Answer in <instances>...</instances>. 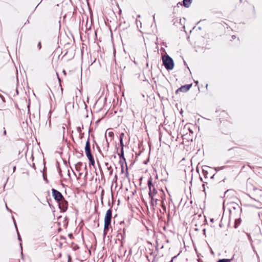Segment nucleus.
I'll return each mask as SVG.
<instances>
[{
  "label": "nucleus",
  "instance_id": "nucleus-1",
  "mask_svg": "<svg viewBox=\"0 0 262 262\" xmlns=\"http://www.w3.org/2000/svg\"><path fill=\"white\" fill-rule=\"evenodd\" d=\"M111 219L112 210L111 209H109L108 210H107L104 217V226L103 230L104 236H105L107 234L109 226L111 225Z\"/></svg>",
  "mask_w": 262,
  "mask_h": 262
},
{
  "label": "nucleus",
  "instance_id": "nucleus-2",
  "mask_svg": "<svg viewBox=\"0 0 262 262\" xmlns=\"http://www.w3.org/2000/svg\"><path fill=\"white\" fill-rule=\"evenodd\" d=\"M163 64L168 70H171L174 67L173 59L168 55H164L162 57Z\"/></svg>",
  "mask_w": 262,
  "mask_h": 262
},
{
  "label": "nucleus",
  "instance_id": "nucleus-3",
  "mask_svg": "<svg viewBox=\"0 0 262 262\" xmlns=\"http://www.w3.org/2000/svg\"><path fill=\"white\" fill-rule=\"evenodd\" d=\"M148 187L149 190V195L152 201L154 200V195L156 194L157 191L152 184V180L151 178L148 181Z\"/></svg>",
  "mask_w": 262,
  "mask_h": 262
},
{
  "label": "nucleus",
  "instance_id": "nucleus-4",
  "mask_svg": "<svg viewBox=\"0 0 262 262\" xmlns=\"http://www.w3.org/2000/svg\"><path fill=\"white\" fill-rule=\"evenodd\" d=\"M52 192L53 197L57 201H60L64 198L62 194L59 191L54 188L52 189Z\"/></svg>",
  "mask_w": 262,
  "mask_h": 262
},
{
  "label": "nucleus",
  "instance_id": "nucleus-5",
  "mask_svg": "<svg viewBox=\"0 0 262 262\" xmlns=\"http://www.w3.org/2000/svg\"><path fill=\"white\" fill-rule=\"evenodd\" d=\"M59 207L62 211H66L68 208V203L64 198L61 201H59Z\"/></svg>",
  "mask_w": 262,
  "mask_h": 262
},
{
  "label": "nucleus",
  "instance_id": "nucleus-6",
  "mask_svg": "<svg viewBox=\"0 0 262 262\" xmlns=\"http://www.w3.org/2000/svg\"><path fill=\"white\" fill-rule=\"evenodd\" d=\"M85 151L87 157L92 155L91 152L90 142L89 138H88L85 143Z\"/></svg>",
  "mask_w": 262,
  "mask_h": 262
},
{
  "label": "nucleus",
  "instance_id": "nucleus-7",
  "mask_svg": "<svg viewBox=\"0 0 262 262\" xmlns=\"http://www.w3.org/2000/svg\"><path fill=\"white\" fill-rule=\"evenodd\" d=\"M191 85H192L191 84H186V85H183L181 87H180V88H179L177 90V92L181 91L182 92H186L190 89Z\"/></svg>",
  "mask_w": 262,
  "mask_h": 262
},
{
  "label": "nucleus",
  "instance_id": "nucleus-8",
  "mask_svg": "<svg viewBox=\"0 0 262 262\" xmlns=\"http://www.w3.org/2000/svg\"><path fill=\"white\" fill-rule=\"evenodd\" d=\"M123 136H124L123 133H122L120 136V142L121 146H122L121 151V155L120 156V157L123 156Z\"/></svg>",
  "mask_w": 262,
  "mask_h": 262
},
{
  "label": "nucleus",
  "instance_id": "nucleus-9",
  "mask_svg": "<svg viewBox=\"0 0 262 262\" xmlns=\"http://www.w3.org/2000/svg\"><path fill=\"white\" fill-rule=\"evenodd\" d=\"M253 206L258 208H262V194L260 196L259 200L256 204H254Z\"/></svg>",
  "mask_w": 262,
  "mask_h": 262
},
{
  "label": "nucleus",
  "instance_id": "nucleus-10",
  "mask_svg": "<svg viewBox=\"0 0 262 262\" xmlns=\"http://www.w3.org/2000/svg\"><path fill=\"white\" fill-rule=\"evenodd\" d=\"M192 2V0H183V5L186 7L188 8L190 5V4Z\"/></svg>",
  "mask_w": 262,
  "mask_h": 262
},
{
  "label": "nucleus",
  "instance_id": "nucleus-11",
  "mask_svg": "<svg viewBox=\"0 0 262 262\" xmlns=\"http://www.w3.org/2000/svg\"><path fill=\"white\" fill-rule=\"evenodd\" d=\"M90 161V165H94L95 161L92 155L87 157Z\"/></svg>",
  "mask_w": 262,
  "mask_h": 262
},
{
  "label": "nucleus",
  "instance_id": "nucleus-12",
  "mask_svg": "<svg viewBox=\"0 0 262 262\" xmlns=\"http://www.w3.org/2000/svg\"><path fill=\"white\" fill-rule=\"evenodd\" d=\"M161 207H162V209L163 210V213H164L165 212H166V206L164 204V202L163 201H162V202H161Z\"/></svg>",
  "mask_w": 262,
  "mask_h": 262
},
{
  "label": "nucleus",
  "instance_id": "nucleus-13",
  "mask_svg": "<svg viewBox=\"0 0 262 262\" xmlns=\"http://www.w3.org/2000/svg\"><path fill=\"white\" fill-rule=\"evenodd\" d=\"M230 205L232 206L234 209H236L238 206L237 204L234 202L230 203Z\"/></svg>",
  "mask_w": 262,
  "mask_h": 262
},
{
  "label": "nucleus",
  "instance_id": "nucleus-14",
  "mask_svg": "<svg viewBox=\"0 0 262 262\" xmlns=\"http://www.w3.org/2000/svg\"><path fill=\"white\" fill-rule=\"evenodd\" d=\"M217 262H231V260L230 259H221L217 261Z\"/></svg>",
  "mask_w": 262,
  "mask_h": 262
},
{
  "label": "nucleus",
  "instance_id": "nucleus-15",
  "mask_svg": "<svg viewBox=\"0 0 262 262\" xmlns=\"http://www.w3.org/2000/svg\"><path fill=\"white\" fill-rule=\"evenodd\" d=\"M107 169L109 171V174L111 176L113 173V168L111 166H109V167H106Z\"/></svg>",
  "mask_w": 262,
  "mask_h": 262
},
{
  "label": "nucleus",
  "instance_id": "nucleus-16",
  "mask_svg": "<svg viewBox=\"0 0 262 262\" xmlns=\"http://www.w3.org/2000/svg\"><path fill=\"white\" fill-rule=\"evenodd\" d=\"M203 175L205 178H207L208 177V171L207 170H205L204 169H203Z\"/></svg>",
  "mask_w": 262,
  "mask_h": 262
},
{
  "label": "nucleus",
  "instance_id": "nucleus-17",
  "mask_svg": "<svg viewBox=\"0 0 262 262\" xmlns=\"http://www.w3.org/2000/svg\"><path fill=\"white\" fill-rule=\"evenodd\" d=\"M151 204H152V205H154V204H155V205H156L157 203L158 199L154 198V200L152 201V200L151 199Z\"/></svg>",
  "mask_w": 262,
  "mask_h": 262
},
{
  "label": "nucleus",
  "instance_id": "nucleus-18",
  "mask_svg": "<svg viewBox=\"0 0 262 262\" xmlns=\"http://www.w3.org/2000/svg\"><path fill=\"white\" fill-rule=\"evenodd\" d=\"M161 198L162 201L164 202V200H165V195L163 194V191H161Z\"/></svg>",
  "mask_w": 262,
  "mask_h": 262
},
{
  "label": "nucleus",
  "instance_id": "nucleus-19",
  "mask_svg": "<svg viewBox=\"0 0 262 262\" xmlns=\"http://www.w3.org/2000/svg\"><path fill=\"white\" fill-rule=\"evenodd\" d=\"M0 98L2 99L3 102H5V99L4 97L1 94H0Z\"/></svg>",
  "mask_w": 262,
  "mask_h": 262
},
{
  "label": "nucleus",
  "instance_id": "nucleus-20",
  "mask_svg": "<svg viewBox=\"0 0 262 262\" xmlns=\"http://www.w3.org/2000/svg\"><path fill=\"white\" fill-rule=\"evenodd\" d=\"M61 131L63 133V136H64V132H65V127L64 126V125H63L61 127Z\"/></svg>",
  "mask_w": 262,
  "mask_h": 262
},
{
  "label": "nucleus",
  "instance_id": "nucleus-21",
  "mask_svg": "<svg viewBox=\"0 0 262 262\" xmlns=\"http://www.w3.org/2000/svg\"><path fill=\"white\" fill-rule=\"evenodd\" d=\"M108 135L110 137H113L114 135V133L112 132L108 133Z\"/></svg>",
  "mask_w": 262,
  "mask_h": 262
},
{
  "label": "nucleus",
  "instance_id": "nucleus-22",
  "mask_svg": "<svg viewBox=\"0 0 262 262\" xmlns=\"http://www.w3.org/2000/svg\"><path fill=\"white\" fill-rule=\"evenodd\" d=\"M37 47L39 48V49H41V43L40 42H38V43L37 45Z\"/></svg>",
  "mask_w": 262,
  "mask_h": 262
},
{
  "label": "nucleus",
  "instance_id": "nucleus-23",
  "mask_svg": "<svg viewBox=\"0 0 262 262\" xmlns=\"http://www.w3.org/2000/svg\"><path fill=\"white\" fill-rule=\"evenodd\" d=\"M5 205H6V209H7V210H8L9 211H11V210L8 207L6 203Z\"/></svg>",
  "mask_w": 262,
  "mask_h": 262
},
{
  "label": "nucleus",
  "instance_id": "nucleus-24",
  "mask_svg": "<svg viewBox=\"0 0 262 262\" xmlns=\"http://www.w3.org/2000/svg\"><path fill=\"white\" fill-rule=\"evenodd\" d=\"M4 135L6 136L7 135L6 130H5V128H4Z\"/></svg>",
  "mask_w": 262,
  "mask_h": 262
},
{
  "label": "nucleus",
  "instance_id": "nucleus-25",
  "mask_svg": "<svg viewBox=\"0 0 262 262\" xmlns=\"http://www.w3.org/2000/svg\"><path fill=\"white\" fill-rule=\"evenodd\" d=\"M105 165L106 167H109V164L107 162L105 163Z\"/></svg>",
  "mask_w": 262,
  "mask_h": 262
},
{
  "label": "nucleus",
  "instance_id": "nucleus-26",
  "mask_svg": "<svg viewBox=\"0 0 262 262\" xmlns=\"http://www.w3.org/2000/svg\"><path fill=\"white\" fill-rule=\"evenodd\" d=\"M205 184H203L202 186H203V189H203V191L205 192Z\"/></svg>",
  "mask_w": 262,
  "mask_h": 262
},
{
  "label": "nucleus",
  "instance_id": "nucleus-27",
  "mask_svg": "<svg viewBox=\"0 0 262 262\" xmlns=\"http://www.w3.org/2000/svg\"><path fill=\"white\" fill-rule=\"evenodd\" d=\"M153 20L154 22H155V14L153 15Z\"/></svg>",
  "mask_w": 262,
  "mask_h": 262
},
{
  "label": "nucleus",
  "instance_id": "nucleus-28",
  "mask_svg": "<svg viewBox=\"0 0 262 262\" xmlns=\"http://www.w3.org/2000/svg\"><path fill=\"white\" fill-rule=\"evenodd\" d=\"M18 239H19V241H20V240H21V238H20V235H19V234L18 233Z\"/></svg>",
  "mask_w": 262,
  "mask_h": 262
},
{
  "label": "nucleus",
  "instance_id": "nucleus-29",
  "mask_svg": "<svg viewBox=\"0 0 262 262\" xmlns=\"http://www.w3.org/2000/svg\"><path fill=\"white\" fill-rule=\"evenodd\" d=\"M176 257V256H174L172 259L171 260L170 262H172L173 261V259L174 258Z\"/></svg>",
  "mask_w": 262,
  "mask_h": 262
},
{
  "label": "nucleus",
  "instance_id": "nucleus-30",
  "mask_svg": "<svg viewBox=\"0 0 262 262\" xmlns=\"http://www.w3.org/2000/svg\"><path fill=\"white\" fill-rule=\"evenodd\" d=\"M232 38L233 39H234V38H235V36L234 35H233V36H232Z\"/></svg>",
  "mask_w": 262,
  "mask_h": 262
},
{
  "label": "nucleus",
  "instance_id": "nucleus-31",
  "mask_svg": "<svg viewBox=\"0 0 262 262\" xmlns=\"http://www.w3.org/2000/svg\"><path fill=\"white\" fill-rule=\"evenodd\" d=\"M213 177H214V174H213L212 176H211V178H213Z\"/></svg>",
  "mask_w": 262,
  "mask_h": 262
},
{
  "label": "nucleus",
  "instance_id": "nucleus-32",
  "mask_svg": "<svg viewBox=\"0 0 262 262\" xmlns=\"http://www.w3.org/2000/svg\"><path fill=\"white\" fill-rule=\"evenodd\" d=\"M78 129L79 131L80 130V128L79 127L78 128Z\"/></svg>",
  "mask_w": 262,
  "mask_h": 262
},
{
  "label": "nucleus",
  "instance_id": "nucleus-33",
  "mask_svg": "<svg viewBox=\"0 0 262 262\" xmlns=\"http://www.w3.org/2000/svg\"><path fill=\"white\" fill-rule=\"evenodd\" d=\"M220 169H223V167L219 168Z\"/></svg>",
  "mask_w": 262,
  "mask_h": 262
},
{
  "label": "nucleus",
  "instance_id": "nucleus-34",
  "mask_svg": "<svg viewBox=\"0 0 262 262\" xmlns=\"http://www.w3.org/2000/svg\"><path fill=\"white\" fill-rule=\"evenodd\" d=\"M140 17V15H138V17Z\"/></svg>",
  "mask_w": 262,
  "mask_h": 262
}]
</instances>
